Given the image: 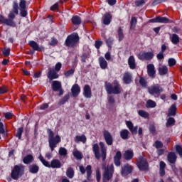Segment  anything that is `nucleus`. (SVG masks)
I'll use <instances>...</instances> for the list:
<instances>
[{"instance_id": "603ef678", "label": "nucleus", "mask_w": 182, "mask_h": 182, "mask_svg": "<svg viewBox=\"0 0 182 182\" xmlns=\"http://www.w3.org/2000/svg\"><path fill=\"white\" fill-rule=\"evenodd\" d=\"M139 83L143 87H146L147 86V81L143 77H141L139 79Z\"/></svg>"}, {"instance_id": "6ab92c4d", "label": "nucleus", "mask_w": 182, "mask_h": 182, "mask_svg": "<svg viewBox=\"0 0 182 182\" xmlns=\"http://www.w3.org/2000/svg\"><path fill=\"white\" fill-rule=\"evenodd\" d=\"M100 151L102 154V160H106V154L107 151V146L103 142H100Z\"/></svg>"}, {"instance_id": "69168bd1", "label": "nucleus", "mask_w": 182, "mask_h": 182, "mask_svg": "<svg viewBox=\"0 0 182 182\" xmlns=\"http://www.w3.org/2000/svg\"><path fill=\"white\" fill-rule=\"evenodd\" d=\"M49 107V105L46 103L41 105L39 107L40 110H45V109H48Z\"/></svg>"}, {"instance_id": "a19ab883", "label": "nucleus", "mask_w": 182, "mask_h": 182, "mask_svg": "<svg viewBox=\"0 0 182 182\" xmlns=\"http://www.w3.org/2000/svg\"><path fill=\"white\" fill-rule=\"evenodd\" d=\"M4 23L6 25H8V26H13V28H15V26H16L15 22H14V20H12L11 18H6Z\"/></svg>"}, {"instance_id": "5701e85b", "label": "nucleus", "mask_w": 182, "mask_h": 182, "mask_svg": "<svg viewBox=\"0 0 182 182\" xmlns=\"http://www.w3.org/2000/svg\"><path fill=\"white\" fill-rule=\"evenodd\" d=\"M87 140V138H86V136L85 134L82 135H77L75 137V143H83L85 144Z\"/></svg>"}, {"instance_id": "864d4df0", "label": "nucleus", "mask_w": 182, "mask_h": 182, "mask_svg": "<svg viewBox=\"0 0 182 182\" xmlns=\"http://www.w3.org/2000/svg\"><path fill=\"white\" fill-rule=\"evenodd\" d=\"M154 146L156 147V149H161V147H163V142L160 141H156L154 144Z\"/></svg>"}, {"instance_id": "58836bf2", "label": "nucleus", "mask_w": 182, "mask_h": 182, "mask_svg": "<svg viewBox=\"0 0 182 182\" xmlns=\"http://www.w3.org/2000/svg\"><path fill=\"white\" fill-rule=\"evenodd\" d=\"M38 159L40 161H41V163L43 164V166H45L46 167L50 168V164L49 163V161L45 160V159L41 154L38 156Z\"/></svg>"}, {"instance_id": "b1692460", "label": "nucleus", "mask_w": 182, "mask_h": 182, "mask_svg": "<svg viewBox=\"0 0 182 182\" xmlns=\"http://www.w3.org/2000/svg\"><path fill=\"white\" fill-rule=\"evenodd\" d=\"M121 159H122V152L120 151H118L114 157V163L115 166H117V167L120 166Z\"/></svg>"}, {"instance_id": "7ed1b4c3", "label": "nucleus", "mask_w": 182, "mask_h": 182, "mask_svg": "<svg viewBox=\"0 0 182 182\" xmlns=\"http://www.w3.org/2000/svg\"><path fill=\"white\" fill-rule=\"evenodd\" d=\"M77 42H79V35H77V33H73L67 37L65 45L68 48H74V46L77 45Z\"/></svg>"}, {"instance_id": "cd10ccee", "label": "nucleus", "mask_w": 182, "mask_h": 182, "mask_svg": "<svg viewBox=\"0 0 182 182\" xmlns=\"http://www.w3.org/2000/svg\"><path fill=\"white\" fill-rule=\"evenodd\" d=\"M34 160L33 156L32 154H28L26 155L23 159V163L24 164H31V163H33Z\"/></svg>"}, {"instance_id": "13d9d810", "label": "nucleus", "mask_w": 182, "mask_h": 182, "mask_svg": "<svg viewBox=\"0 0 182 182\" xmlns=\"http://www.w3.org/2000/svg\"><path fill=\"white\" fill-rule=\"evenodd\" d=\"M102 177V175L100 174V170L99 168L96 169V178H97V181H100V178Z\"/></svg>"}, {"instance_id": "4d7b16f0", "label": "nucleus", "mask_w": 182, "mask_h": 182, "mask_svg": "<svg viewBox=\"0 0 182 182\" xmlns=\"http://www.w3.org/2000/svg\"><path fill=\"white\" fill-rule=\"evenodd\" d=\"M9 53H11V48H4L3 50V55L5 56H9Z\"/></svg>"}, {"instance_id": "0eeeda50", "label": "nucleus", "mask_w": 182, "mask_h": 182, "mask_svg": "<svg viewBox=\"0 0 182 182\" xmlns=\"http://www.w3.org/2000/svg\"><path fill=\"white\" fill-rule=\"evenodd\" d=\"M140 60H151L154 58V54L151 52H141L138 55Z\"/></svg>"}, {"instance_id": "393cba45", "label": "nucleus", "mask_w": 182, "mask_h": 182, "mask_svg": "<svg viewBox=\"0 0 182 182\" xmlns=\"http://www.w3.org/2000/svg\"><path fill=\"white\" fill-rule=\"evenodd\" d=\"M51 168H60L62 167V164L59 159H53L50 162Z\"/></svg>"}, {"instance_id": "e2e57ef3", "label": "nucleus", "mask_w": 182, "mask_h": 182, "mask_svg": "<svg viewBox=\"0 0 182 182\" xmlns=\"http://www.w3.org/2000/svg\"><path fill=\"white\" fill-rule=\"evenodd\" d=\"M15 14H16V13L15 12V11H11L9 14V19H15Z\"/></svg>"}, {"instance_id": "49530a36", "label": "nucleus", "mask_w": 182, "mask_h": 182, "mask_svg": "<svg viewBox=\"0 0 182 182\" xmlns=\"http://www.w3.org/2000/svg\"><path fill=\"white\" fill-rule=\"evenodd\" d=\"M22 133H23V127L18 128L16 136L18 137V139H21V137H22Z\"/></svg>"}, {"instance_id": "6e6552de", "label": "nucleus", "mask_w": 182, "mask_h": 182, "mask_svg": "<svg viewBox=\"0 0 182 182\" xmlns=\"http://www.w3.org/2000/svg\"><path fill=\"white\" fill-rule=\"evenodd\" d=\"M19 9H20V15L25 18L26 15H28V11L26 10V1L25 0H20L19 3Z\"/></svg>"}, {"instance_id": "f257e3e1", "label": "nucleus", "mask_w": 182, "mask_h": 182, "mask_svg": "<svg viewBox=\"0 0 182 182\" xmlns=\"http://www.w3.org/2000/svg\"><path fill=\"white\" fill-rule=\"evenodd\" d=\"M105 89L108 93V95H120L123 92V89L122 88V86H120V84H119V81L114 80V82L112 83L110 82H105Z\"/></svg>"}, {"instance_id": "2eb2a0df", "label": "nucleus", "mask_w": 182, "mask_h": 182, "mask_svg": "<svg viewBox=\"0 0 182 182\" xmlns=\"http://www.w3.org/2000/svg\"><path fill=\"white\" fill-rule=\"evenodd\" d=\"M71 92L73 97H77V96H79V93H80V87H79V85L75 84L73 85Z\"/></svg>"}, {"instance_id": "39448f33", "label": "nucleus", "mask_w": 182, "mask_h": 182, "mask_svg": "<svg viewBox=\"0 0 182 182\" xmlns=\"http://www.w3.org/2000/svg\"><path fill=\"white\" fill-rule=\"evenodd\" d=\"M163 87L159 84L152 85L148 88L149 93L155 96V97L160 96V94L163 93Z\"/></svg>"}, {"instance_id": "4be33fe9", "label": "nucleus", "mask_w": 182, "mask_h": 182, "mask_svg": "<svg viewBox=\"0 0 182 182\" xmlns=\"http://www.w3.org/2000/svg\"><path fill=\"white\" fill-rule=\"evenodd\" d=\"M112 14L109 13H106L102 16V22L104 25H110V22H112Z\"/></svg>"}, {"instance_id": "1a4fd4ad", "label": "nucleus", "mask_w": 182, "mask_h": 182, "mask_svg": "<svg viewBox=\"0 0 182 182\" xmlns=\"http://www.w3.org/2000/svg\"><path fill=\"white\" fill-rule=\"evenodd\" d=\"M102 133L105 143L108 146H112V144H113V136H112V134H110V132H109L107 130H104Z\"/></svg>"}, {"instance_id": "7c9ffc66", "label": "nucleus", "mask_w": 182, "mask_h": 182, "mask_svg": "<svg viewBox=\"0 0 182 182\" xmlns=\"http://www.w3.org/2000/svg\"><path fill=\"white\" fill-rule=\"evenodd\" d=\"M100 66L101 69H107V61L103 57H100L99 58Z\"/></svg>"}, {"instance_id": "de8ad7c7", "label": "nucleus", "mask_w": 182, "mask_h": 182, "mask_svg": "<svg viewBox=\"0 0 182 182\" xmlns=\"http://www.w3.org/2000/svg\"><path fill=\"white\" fill-rule=\"evenodd\" d=\"M136 25H137V18L133 17L131 20V29H134Z\"/></svg>"}, {"instance_id": "a18cd8bd", "label": "nucleus", "mask_w": 182, "mask_h": 182, "mask_svg": "<svg viewBox=\"0 0 182 182\" xmlns=\"http://www.w3.org/2000/svg\"><path fill=\"white\" fill-rule=\"evenodd\" d=\"M118 38L119 42L123 41V38H124V35L123 34V30L122 29V28H119L118 29Z\"/></svg>"}, {"instance_id": "6e6d98bb", "label": "nucleus", "mask_w": 182, "mask_h": 182, "mask_svg": "<svg viewBox=\"0 0 182 182\" xmlns=\"http://www.w3.org/2000/svg\"><path fill=\"white\" fill-rule=\"evenodd\" d=\"M74 73H75V70L71 69L65 73V77H69V76H72V75H73Z\"/></svg>"}, {"instance_id": "f3484780", "label": "nucleus", "mask_w": 182, "mask_h": 182, "mask_svg": "<svg viewBox=\"0 0 182 182\" xmlns=\"http://www.w3.org/2000/svg\"><path fill=\"white\" fill-rule=\"evenodd\" d=\"M126 124L128 129L130 130L131 133H132V134H136L137 133V130L139 129V127L137 126H133V123L130 121H127Z\"/></svg>"}, {"instance_id": "c756f323", "label": "nucleus", "mask_w": 182, "mask_h": 182, "mask_svg": "<svg viewBox=\"0 0 182 182\" xmlns=\"http://www.w3.org/2000/svg\"><path fill=\"white\" fill-rule=\"evenodd\" d=\"M176 112H177V106H176V104H173L168 111V116H176Z\"/></svg>"}, {"instance_id": "72a5a7b5", "label": "nucleus", "mask_w": 182, "mask_h": 182, "mask_svg": "<svg viewBox=\"0 0 182 182\" xmlns=\"http://www.w3.org/2000/svg\"><path fill=\"white\" fill-rule=\"evenodd\" d=\"M168 72V68L166 65H162L159 68V75H161V76L164 75H167Z\"/></svg>"}, {"instance_id": "79ce46f5", "label": "nucleus", "mask_w": 182, "mask_h": 182, "mask_svg": "<svg viewBox=\"0 0 182 182\" xmlns=\"http://www.w3.org/2000/svg\"><path fill=\"white\" fill-rule=\"evenodd\" d=\"M138 114H139L141 117H144V119H149V112L144 110H139Z\"/></svg>"}, {"instance_id": "5fc2aeb1", "label": "nucleus", "mask_w": 182, "mask_h": 182, "mask_svg": "<svg viewBox=\"0 0 182 182\" xmlns=\"http://www.w3.org/2000/svg\"><path fill=\"white\" fill-rule=\"evenodd\" d=\"M146 4V1L144 0H137L135 1L136 6H143Z\"/></svg>"}, {"instance_id": "09e8293b", "label": "nucleus", "mask_w": 182, "mask_h": 182, "mask_svg": "<svg viewBox=\"0 0 182 182\" xmlns=\"http://www.w3.org/2000/svg\"><path fill=\"white\" fill-rule=\"evenodd\" d=\"M58 43V39L55 38H52L50 42L48 43V45H50V46H56Z\"/></svg>"}, {"instance_id": "2f4dec72", "label": "nucleus", "mask_w": 182, "mask_h": 182, "mask_svg": "<svg viewBox=\"0 0 182 182\" xmlns=\"http://www.w3.org/2000/svg\"><path fill=\"white\" fill-rule=\"evenodd\" d=\"M133 151L132 150H127L125 151L124 154V157L125 159V160H132L133 159Z\"/></svg>"}, {"instance_id": "4468645a", "label": "nucleus", "mask_w": 182, "mask_h": 182, "mask_svg": "<svg viewBox=\"0 0 182 182\" xmlns=\"http://www.w3.org/2000/svg\"><path fill=\"white\" fill-rule=\"evenodd\" d=\"M47 76L48 79H50V80H53V79H58V77H59V75H58V73H56V71L53 68L48 69Z\"/></svg>"}, {"instance_id": "a211bd4d", "label": "nucleus", "mask_w": 182, "mask_h": 182, "mask_svg": "<svg viewBox=\"0 0 182 182\" xmlns=\"http://www.w3.org/2000/svg\"><path fill=\"white\" fill-rule=\"evenodd\" d=\"M133 76L130 73H125L123 76L124 83L126 85H130V82H132Z\"/></svg>"}, {"instance_id": "dca6fc26", "label": "nucleus", "mask_w": 182, "mask_h": 182, "mask_svg": "<svg viewBox=\"0 0 182 182\" xmlns=\"http://www.w3.org/2000/svg\"><path fill=\"white\" fill-rule=\"evenodd\" d=\"M83 95L85 97H87V99H90V97H92V90L90 89V86L88 85L84 86Z\"/></svg>"}, {"instance_id": "20e7f679", "label": "nucleus", "mask_w": 182, "mask_h": 182, "mask_svg": "<svg viewBox=\"0 0 182 182\" xmlns=\"http://www.w3.org/2000/svg\"><path fill=\"white\" fill-rule=\"evenodd\" d=\"M23 171H25V166H23V165L20 164L14 166L11 171V178H13V180H18V177L22 176Z\"/></svg>"}, {"instance_id": "774afa93", "label": "nucleus", "mask_w": 182, "mask_h": 182, "mask_svg": "<svg viewBox=\"0 0 182 182\" xmlns=\"http://www.w3.org/2000/svg\"><path fill=\"white\" fill-rule=\"evenodd\" d=\"M4 117L10 120V119H12V113H10V112L5 113Z\"/></svg>"}, {"instance_id": "aec40b11", "label": "nucleus", "mask_w": 182, "mask_h": 182, "mask_svg": "<svg viewBox=\"0 0 182 182\" xmlns=\"http://www.w3.org/2000/svg\"><path fill=\"white\" fill-rule=\"evenodd\" d=\"M92 150L94 151L95 159L99 160V159H100V157H102V155H100V148H99V144H95L92 146Z\"/></svg>"}, {"instance_id": "8fccbe9b", "label": "nucleus", "mask_w": 182, "mask_h": 182, "mask_svg": "<svg viewBox=\"0 0 182 182\" xmlns=\"http://www.w3.org/2000/svg\"><path fill=\"white\" fill-rule=\"evenodd\" d=\"M174 123H176V120L174 119V118L173 117L169 118L166 123V127H168L172 124H174Z\"/></svg>"}, {"instance_id": "3c124183", "label": "nucleus", "mask_w": 182, "mask_h": 182, "mask_svg": "<svg viewBox=\"0 0 182 182\" xmlns=\"http://www.w3.org/2000/svg\"><path fill=\"white\" fill-rule=\"evenodd\" d=\"M68 100H69V95H65L63 99L60 100L59 105H65V103H66Z\"/></svg>"}, {"instance_id": "4c0bfd02", "label": "nucleus", "mask_w": 182, "mask_h": 182, "mask_svg": "<svg viewBox=\"0 0 182 182\" xmlns=\"http://www.w3.org/2000/svg\"><path fill=\"white\" fill-rule=\"evenodd\" d=\"M58 154L63 157H66V156H68V149L65 147H60L59 149Z\"/></svg>"}, {"instance_id": "37998d69", "label": "nucleus", "mask_w": 182, "mask_h": 182, "mask_svg": "<svg viewBox=\"0 0 182 182\" xmlns=\"http://www.w3.org/2000/svg\"><path fill=\"white\" fill-rule=\"evenodd\" d=\"M86 171H87V180H90V178L92 176V166L90 165L87 166Z\"/></svg>"}, {"instance_id": "052dcab7", "label": "nucleus", "mask_w": 182, "mask_h": 182, "mask_svg": "<svg viewBox=\"0 0 182 182\" xmlns=\"http://www.w3.org/2000/svg\"><path fill=\"white\" fill-rule=\"evenodd\" d=\"M6 92H8V88L5 85L0 87V95H4Z\"/></svg>"}, {"instance_id": "c85d7f7f", "label": "nucleus", "mask_w": 182, "mask_h": 182, "mask_svg": "<svg viewBox=\"0 0 182 182\" xmlns=\"http://www.w3.org/2000/svg\"><path fill=\"white\" fill-rule=\"evenodd\" d=\"M128 64L129 65L130 69H136V60L134 59V56L131 55L129 58Z\"/></svg>"}, {"instance_id": "9d476101", "label": "nucleus", "mask_w": 182, "mask_h": 182, "mask_svg": "<svg viewBox=\"0 0 182 182\" xmlns=\"http://www.w3.org/2000/svg\"><path fill=\"white\" fill-rule=\"evenodd\" d=\"M29 46L33 50H36L37 52H43V50H45V47L39 46V44L34 41H30Z\"/></svg>"}, {"instance_id": "bb28decb", "label": "nucleus", "mask_w": 182, "mask_h": 182, "mask_svg": "<svg viewBox=\"0 0 182 182\" xmlns=\"http://www.w3.org/2000/svg\"><path fill=\"white\" fill-rule=\"evenodd\" d=\"M73 156L77 159V160H82L83 159V154L80 151L77 150V149H74L73 151Z\"/></svg>"}, {"instance_id": "ddd939ff", "label": "nucleus", "mask_w": 182, "mask_h": 182, "mask_svg": "<svg viewBox=\"0 0 182 182\" xmlns=\"http://www.w3.org/2000/svg\"><path fill=\"white\" fill-rule=\"evenodd\" d=\"M147 73L150 77H156V68H154V65L149 64L147 65Z\"/></svg>"}, {"instance_id": "473e14b6", "label": "nucleus", "mask_w": 182, "mask_h": 182, "mask_svg": "<svg viewBox=\"0 0 182 182\" xmlns=\"http://www.w3.org/2000/svg\"><path fill=\"white\" fill-rule=\"evenodd\" d=\"M28 168H29L30 173H31L32 174H36V173H38V171H39V166H38L36 164L31 165L28 167Z\"/></svg>"}, {"instance_id": "a878e982", "label": "nucleus", "mask_w": 182, "mask_h": 182, "mask_svg": "<svg viewBox=\"0 0 182 182\" xmlns=\"http://www.w3.org/2000/svg\"><path fill=\"white\" fill-rule=\"evenodd\" d=\"M52 89L54 92H58L62 89V83L60 81H53L52 84Z\"/></svg>"}, {"instance_id": "680f3d73", "label": "nucleus", "mask_w": 182, "mask_h": 182, "mask_svg": "<svg viewBox=\"0 0 182 182\" xmlns=\"http://www.w3.org/2000/svg\"><path fill=\"white\" fill-rule=\"evenodd\" d=\"M176 151L179 154L180 157H182V147L180 145L176 146Z\"/></svg>"}, {"instance_id": "e433bc0d", "label": "nucleus", "mask_w": 182, "mask_h": 182, "mask_svg": "<svg viewBox=\"0 0 182 182\" xmlns=\"http://www.w3.org/2000/svg\"><path fill=\"white\" fill-rule=\"evenodd\" d=\"M66 175L68 178H73V176H75V171H73V168H68L66 171Z\"/></svg>"}, {"instance_id": "0e129e2a", "label": "nucleus", "mask_w": 182, "mask_h": 182, "mask_svg": "<svg viewBox=\"0 0 182 182\" xmlns=\"http://www.w3.org/2000/svg\"><path fill=\"white\" fill-rule=\"evenodd\" d=\"M60 69H62V63H58L55 65V72H59V70H60Z\"/></svg>"}, {"instance_id": "9b49d317", "label": "nucleus", "mask_w": 182, "mask_h": 182, "mask_svg": "<svg viewBox=\"0 0 182 182\" xmlns=\"http://www.w3.org/2000/svg\"><path fill=\"white\" fill-rule=\"evenodd\" d=\"M132 171H133V168L132 167V166L127 164L122 167L121 173H122V176H123L124 177H126V176H128V174H130Z\"/></svg>"}, {"instance_id": "f8f14e48", "label": "nucleus", "mask_w": 182, "mask_h": 182, "mask_svg": "<svg viewBox=\"0 0 182 182\" xmlns=\"http://www.w3.org/2000/svg\"><path fill=\"white\" fill-rule=\"evenodd\" d=\"M150 22H152L153 23L156 22H159L160 23H170L171 21L167 17L158 16L154 19H151Z\"/></svg>"}, {"instance_id": "412c9836", "label": "nucleus", "mask_w": 182, "mask_h": 182, "mask_svg": "<svg viewBox=\"0 0 182 182\" xmlns=\"http://www.w3.org/2000/svg\"><path fill=\"white\" fill-rule=\"evenodd\" d=\"M167 159L171 164H176V161H177V155H176V153L174 152H169Z\"/></svg>"}, {"instance_id": "bf43d9fd", "label": "nucleus", "mask_w": 182, "mask_h": 182, "mask_svg": "<svg viewBox=\"0 0 182 182\" xmlns=\"http://www.w3.org/2000/svg\"><path fill=\"white\" fill-rule=\"evenodd\" d=\"M168 65L170 67H171V66H175L176 62V60L174 58H169L168 61Z\"/></svg>"}, {"instance_id": "f03ea898", "label": "nucleus", "mask_w": 182, "mask_h": 182, "mask_svg": "<svg viewBox=\"0 0 182 182\" xmlns=\"http://www.w3.org/2000/svg\"><path fill=\"white\" fill-rule=\"evenodd\" d=\"M48 133L49 147L51 151H53L55 148H56V146H58V144H59V143L61 141L60 136L59 135L53 136V132L50 129L48 130Z\"/></svg>"}, {"instance_id": "338daca9", "label": "nucleus", "mask_w": 182, "mask_h": 182, "mask_svg": "<svg viewBox=\"0 0 182 182\" xmlns=\"http://www.w3.org/2000/svg\"><path fill=\"white\" fill-rule=\"evenodd\" d=\"M14 12L16 13V15H18V3L14 2Z\"/></svg>"}, {"instance_id": "423d86ee", "label": "nucleus", "mask_w": 182, "mask_h": 182, "mask_svg": "<svg viewBox=\"0 0 182 182\" xmlns=\"http://www.w3.org/2000/svg\"><path fill=\"white\" fill-rule=\"evenodd\" d=\"M137 166L141 171H147L149 170V164L147 160L143 157H139L137 161Z\"/></svg>"}, {"instance_id": "c03bdc74", "label": "nucleus", "mask_w": 182, "mask_h": 182, "mask_svg": "<svg viewBox=\"0 0 182 182\" xmlns=\"http://www.w3.org/2000/svg\"><path fill=\"white\" fill-rule=\"evenodd\" d=\"M156 102H154L151 100H149L146 102V107H148V108L156 107Z\"/></svg>"}, {"instance_id": "ea45409f", "label": "nucleus", "mask_w": 182, "mask_h": 182, "mask_svg": "<svg viewBox=\"0 0 182 182\" xmlns=\"http://www.w3.org/2000/svg\"><path fill=\"white\" fill-rule=\"evenodd\" d=\"M171 42L173 45H177L180 42V38L177 34H173L171 36Z\"/></svg>"}, {"instance_id": "f704fd0d", "label": "nucleus", "mask_w": 182, "mask_h": 182, "mask_svg": "<svg viewBox=\"0 0 182 182\" xmlns=\"http://www.w3.org/2000/svg\"><path fill=\"white\" fill-rule=\"evenodd\" d=\"M129 132L127 129H123L120 132V136L123 140H127L129 139Z\"/></svg>"}, {"instance_id": "c9c22d12", "label": "nucleus", "mask_w": 182, "mask_h": 182, "mask_svg": "<svg viewBox=\"0 0 182 182\" xmlns=\"http://www.w3.org/2000/svg\"><path fill=\"white\" fill-rule=\"evenodd\" d=\"M72 23L73 25H80L82 23V19L79 16H74L72 18Z\"/></svg>"}]
</instances>
